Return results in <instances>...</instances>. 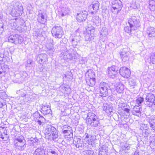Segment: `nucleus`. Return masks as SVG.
I'll use <instances>...</instances> for the list:
<instances>
[{"instance_id": "f257e3e1", "label": "nucleus", "mask_w": 155, "mask_h": 155, "mask_svg": "<svg viewBox=\"0 0 155 155\" xmlns=\"http://www.w3.org/2000/svg\"><path fill=\"white\" fill-rule=\"evenodd\" d=\"M12 6V12L15 16H18L22 15L23 12V8L20 2H13Z\"/></svg>"}, {"instance_id": "f03ea898", "label": "nucleus", "mask_w": 155, "mask_h": 155, "mask_svg": "<svg viewBox=\"0 0 155 155\" xmlns=\"http://www.w3.org/2000/svg\"><path fill=\"white\" fill-rule=\"evenodd\" d=\"M95 31V28L90 25L88 24L86 31L84 33L86 41H90L93 40L94 38V33Z\"/></svg>"}, {"instance_id": "7ed1b4c3", "label": "nucleus", "mask_w": 155, "mask_h": 155, "mask_svg": "<svg viewBox=\"0 0 155 155\" xmlns=\"http://www.w3.org/2000/svg\"><path fill=\"white\" fill-rule=\"evenodd\" d=\"M111 11L114 14H117L122 7V2L120 0H114L112 2Z\"/></svg>"}, {"instance_id": "20e7f679", "label": "nucleus", "mask_w": 155, "mask_h": 155, "mask_svg": "<svg viewBox=\"0 0 155 155\" xmlns=\"http://www.w3.org/2000/svg\"><path fill=\"white\" fill-rule=\"evenodd\" d=\"M51 33L53 37L55 38H61L64 35V31L60 26L55 25L52 28Z\"/></svg>"}, {"instance_id": "39448f33", "label": "nucleus", "mask_w": 155, "mask_h": 155, "mask_svg": "<svg viewBox=\"0 0 155 155\" xmlns=\"http://www.w3.org/2000/svg\"><path fill=\"white\" fill-rule=\"evenodd\" d=\"M128 23L130 27L134 30H137L140 26L139 20L134 16L131 17L128 19Z\"/></svg>"}, {"instance_id": "423d86ee", "label": "nucleus", "mask_w": 155, "mask_h": 155, "mask_svg": "<svg viewBox=\"0 0 155 155\" xmlns=\"http://www.w3.org/2000/svg\"><path fill=\"white\" fill-rule=\"evenodd\" d=\"M145 104L149 107H154L155 105V96L152 93L148 94L146 97Z\"/></svg>"}, {"instance_id": "0eeeda50", "label": "nucleus", "mask_w": 155, "mask_h": 155, "mask_svg": "<svg viewBox=\"0 0 155 155\" xmlns=\"http://www.w3.org/2000/svg\"><path fill=\"white\" fill-rule=\"evenodd\" d=\"M109 87L108 84L105 82L101 83L100 85V93L101 97H106L108 95V89Z\"/></svg>"}, {"instance_id": "6e6552de", "label": "nucleus", "mask_w": 155, "mask_h": 155, "mask_svg": "<svg viewBox=\"0 0 155 155\" xmlns=\"http://www.w3.org/2000/svg\"><path fill=\"white\" fill-rule=\"evenodd\" d=\"M23 40L22 38L18 35H11L8 38V42L16 44H21Z\"/></svg>"}, {"instance_id": "1a4fd4ad", "label": "nucleus", "mask_w": 155, "mask_h": 155, "mask_svg": "<svg viewBox=\"0 0 155 155\" xmlns=\"http://www.w3.org/2000/svg\"><path fill=\"white\" fill-rule=\"evenodd\" d=\"M99 3L97 1L92 2L89 7V12L92 14L97 11L99 9Z\"/></svg>"}, {"instance_id": "9d476101", "label": "nucleus", "mask_w": 155, "mask_h": 155, "mask_svg": "<svg viewBox=\"0 0 155 155\" xmlns=\"http://www.w3.org/2000/svg\"><path fill=\"white\" fill-rule=\"evenodd\" d=\"M120 74L122 76L125 78H128L130 75V71L127 68L122 67L119 70Z\"/></svg>"}, {"instance_id": "9b49d317", "label": "nucleus", "mask_w": 155, "mask_h": 155, "mask_svg": "<svg viewBox=\"0 0 155 155\" xmlns=\"http://www.w3.org/2000/svg\"><path fill=\"white\" fill-rule=\"evenodd\" d=\"M88 15V12L85 10L77 14V20L79 22L85 21L87 18Z\"/></svg>"}, {"instance_id": "f8f14e48", "label": "nucleus", "mask_w": 155, "mask_h": 155, "mask_svg": "<svg viewBox=\"0 0 155 155\" xmlns=\"http://www.w3.org/2000/svg\"><path fill=\"white\" fill-rule=\"evenodd\" d=\"M0 138L2 140L7 141L9 138V136L7 133V130L5 127H0Z\"/></svg>"}, {"instance_id": "ddd939ff", "label": "nucleus", "mask_w": 155, "mask_h": 155, "mask_svg": "<svg viewBox=\"0 0 155 155\" xmlns=\"http://www.w3.org/2000/svg\"><path fill=\"white\" fill-rule=\"evenodd\" d=\"M56 129V128L51 125H48L45 131V138L46 139L49 138V137L51 135Z\"/></svg>"}, {"instance_id": "4468645a", "label": "nucleus", "mask_w": 155, "mask_h": 155, "mask_svg": "<svg viewBox=\"0 0 155 155\" xmlns=\"http://www.w3.org/2000/svg\"><path fill=\"white\" fill-rule=\"evenodd\" d=\"M46 15L45 13L38 12L37 16V21L41 24H44L47 21Z\"/></svg>"}, {"instance_id": "2eb2a0df", "label": "nucleus", "mask_w": 155, "mask_h": 155, "mask_svg": "<svg viewBox=\"0 0 155 155\" xmlns=\"http://www.w3.org/2000/svg\"><path fill=\"white\" fill-rule=\"evenodd\" d=\"M98 117L94 113L89 112L87 114V117L85 119L86 123L87 124Z\"/></svg>"}, {"instance_id": "dca6fc26", "label": "nucleus", "mask_w": 155, "mask_h": 155, "mask_svg": "<svg viewBox=\"0 0 155 155\" xmlns=\"http://www.w3.org/2000/svg\"><path fill=\"white\" fill-rule=\"evenodd\" d=\"M117 67L115 66H112L108 68V74L110 77L114 78L115 77L117 73Z\"/></svg>"}, {"instance_id": "f3484780", "label": "nucleus", "mask_w": 155, "mask_h": 155, "mask_svg": "<svg viewBox=\"0 0 155 155\" xmlns=\"http://www.w3.org/2000/svg\"><path fill=\"white\" fill-rule=\"evenodd\" d=\"M120 56L122 61L124 62L128 61L129 59V53L124 49L120 53Z\"/></svg>"}, {"instance_id": "a211bd4d", "label": "nucleus", "mask_w": 155, "mask_h": 155, "mask_svg": "<svg viewBox=\"0 0 155 155\" xmlns=\"http://www.w3.org/2000/svg\"><path fill=\"white\" fill-rule=\"evenodd\" d=\"M41 112L44 115L50 114L51 113L50 107L46 104H43L41 108Z\"/></svg>"}, {"instance_id": "6ab92c4d", "label": "nucleus", "mask_w": 155, "mask_h": 155, "mask_svg": "<svg viewBox=\"0 0 155 155\" xmlns=\"http://www.w3.org/2000/svg\"><path fill=\"white\" fill-rule=\"evenodd\" d=\"M47 60V56L45 54H41L38 55L37 61L41 64H43Z\"/></svg>"}, {"instance_id": "aec40b11", "label": "nucleus", "mask_w": 155, "mask_h": 155, "mask_svg": "<svg viewBox=\"0 0 155 155\" xmlns=\"http://www.w3.org/2000/svg\"><path fill=\"white\" fill-rule=\"evenodd\" d=\"M141 106L136 105L134 108V110L133 114L134 115H135L140 117L141 116Z\"/></svg>"}, {"instance_id": "412c9836", "label": "nucleus", "mask_w": 155, "mask_h": 155, "mask_svg": "<svg viewBox=\"0 0 155 155\" xmlns=\"http://www.w3.org/2000/svg\"><path fill=\"white\" fill-rule=\"evenodd\" d=\"M147 34L148 35L150 38H155V28L153 27H149L148 28Z\"/></svg>"}, {"instance_id": "4be33fe9", "label": "nucleus", "mask_w": 155, "mask_h": 155, "mask_svg": "<svg viewBox=\"0 0 155 155\" xmlns=\"http://www.w3.org/2000/svg\"><path fill=\"white\" fill-rule=\"evenodd\" d=\"M147 120L149 123L150 127L153 130H155V118L153 116H151L148 117Z\"/></svg>"}, {"instance_id": "5701e85b", "label": "nucleus", "mask_w": 155, "mask_h": 155, "mask_svg": "<svg viewBox=\"0 0 155 155\" xmlns=\"http://www.w3.org/2000/svg\"><path fill=\"white\" fill-rule=\"evenodd\" d=\"M87 125L90 126L93 128L98 127L100 125V119L99 117L87 124Z\"/></svg>"}, {"instance_id": "b1692460", "label": "nucleus", "mask_w": 155, "mask_h": 155, "mask_svg": "<svg viewBox=\"0 0 155 155\" xmlns=\"http://www.w3.org/2000/svg\"><path fill=\"white\" fill-rule=\"evenodd\" d=\"M107 34V29L105 28H103L100 32V39L103 41H104Z\"/></svg>"}, {"instance_id": "393cba45", "label": "nucleus", "mask_w": 155, "mask_h": 155, "mask_svg": "<svg viewBox=\"0 0 155 155\" xmlns=\"http://www.w3.org/2000/svg\"><path fill=\"white\" fill-rule=\"evenodd\" d=\"M25 142H16L15 145L17 149L22 150H24L25 147Z\"/></svg>"}, {"instance_id": "a878e982", "label": "nucleus", "mask_w": 155, "mask_h": 155, "mask_svg": "<svg viewBox=\"0 0 155 155\" xmlns=\"http://www.w3.org/2000/svg\"><path fill=\"white\" fill-rule=\"evenodd\" d=\"M103 109L108 114L110 113L111 112H113V107L111 104H106L104 106Z\"/></svg>"}, {"instance_id": "bb28decb", "label": "nucleus", "mask_w": 155, "mask_h": 155, "mask_svg": "<svg viewBox=\"0 0 155 155\" xmlns=\"http://www.w3.org/2000/svg\"><path fill=\"white\" fill-rule=\"evenodd\" d=\"M79 39L80 38L79 36H76L71 37V42L74 47H75L78 45V42L79 41Z\"/></svg>"}, {"instance_id": "cd10ccee", "label": "nucleus", "mask_w": 155, "mask_h": 155, "mask_svg": "<svg viewBox=\"0 0 155 155\" xmlns=\"http://www.w3.org/2000/svg\"><path fill=\"white\" fill-rule=\"evenodd\" d=\"M61 54L64 56V58L65 59H71L72 56L71 54L67 49H65L61 53Z\"/></svg>"}, {"instance_id": "c85d7f7f", "label": "nucleus", "mask_w": 155, "mask_h": 155, "mask_svg": "<svg viewBox=\"0 0 155 155\" xmlns=\"http://www.w3.org/2000/svg\"><path fill=\"white\" fill-rule=\"evenodd\" d=\"M33 155H45V151L43 148L40 147L36 149Z\"/></svg>"}, {"instance_id": "c756f323", "label": "nucleus", "mask_w": 155, "mask_h": 155, "mask_svg": "<svg viewBox=\"0 0 155 155\" xmlns=\"http://www.w3.org/2000/svg\"><path fill=\"white\" fill-rule=\"evenodd\" d=\"M82 142L80 138L77 137L74 138L73 143L77 147L79 148L81 146Z\"/></svg>"}, {"instance_id": "7c9ffc66", "label": "nucleus", "mask_w": 155, "mask_h": 155, "mask_svg": "<svg viewBox=\"0 0 155 155\" xmlns=\"http://www.w3.org/2000/svg\"><path fill=\"white\" fill-rule=\"evenodd\" d=\"M58 137V131L56 129L53 132L52 134L49 137V138H46L49 140H54L57 139Z\"/></svg>"}, {"instance_id": "2f4dec72", "label": "nucleus", "mask_w": 155, "mask_h": 155, "mask_svg": "<svg viewBox=\"0 0 155 155\" xmlns=\"http://www.w3.org/2000/svg\"><path fill=\"white\" fill-rule=\"evenodd\" d=\"M149 9L152 11H155V0H149Z\"/></svg>"}, {"instance_id": "473e14b6", "label": "nucleus", "mask_w": 155, "mask_h": 155, "mask_svg": "<svg viewBox=\"0 0 155 155\" xmlns=\"http://www.w3.org/2000/svg\"><path fill=\"white\" fill-rule=\"evenodd\" d=\"M86 84L89 86L93 87L95 85V79L86 78Z\"/></svg>"}, {"instance_id": "72a5a7b5", "label": "nucleus", "mask_w": 155, "mask_h": 155, "mask_svg": "<svg viewBox=\"0 0 155 155\" xmlns=\"http://www.w3.org/2000/svg\"><path fill=\"white\" fill-rule=\"evenodd\" d=\"M86 74H87L88 76V77H87V78L95 79L94 72L92 70H88L87 72H86Z\"/></svg>"}, {"instance_id": "f704fd0d", "label": "nucleus", "mask_w": 155, "mask_h": 155, "mask_svg": "<svg viewBox=\"0 0 155 155\" xmlns=\"http://www.w3.org/2000/svg\"><path fill=\"white\" fill-rule=\"evenodd\" d=\"M92 20L93 22L94 23L95 25L97 26H99L101 22V19L98 16H95L92 18Z\"/></svg>"}, {"instance_id": "c9c22d12", "label": "nucleus", "mask_w": 155, "mask_h": 155, "mask_svg": "<svg viewBox=\"0 0 155 155\" xmlns=\"http://www.w3.org/2000/svg\"><path fill=\"white\" fill-rule=\"evenodd\" d=\"M33 117L35 120L39 119H44L43 117L41 116L38 112H36L33 114Z\"/></svg>"}, {"instance_id": "e433bc0d", "label": "nucleus", "mask_w": 155, "mask_h": 155, "mask_svg": "<svg viewBox=\"0 0 155 155\" xmlns=\"http://www.w3.org/2000/svg\"><path fill=\"white\" fill-rule=\"evenodd\" d=\"M124 86L123 84H119L116 88L117 91L119 93H122L124 91Z\"/></svg>"}, {"instance_id": "4c0bfd02", "label": "nucleus", "mask_w": 155, "mask_h": 155, "mask_svg": "<svg viewBox=\"0 0 155 155\" xmlns=\"http://www.w3.org/2000/svg\"><path fill=\"white\" fill-rule=\"evenodd\" d=\"M73 130H65L63 131V133L65 134V136L68 137L69 138L73 137Z\"/></svg>"}, {"instance_id": "58836bf2", "label": "nucleus", "mask_w": 155, "mask_h": 155, "mask_svg": "<svg viewBox=\"0 0 155 155\" xmlns=\"http://www.w3.org/2000/svg\"><path fill=\"white\" fill-rule=\"evenodd\" d=\"M124 30L126 32L129 34L130 35V34L133 33V32L134 31L136 30L134 29L130 26L129 27L128 26L125 27L124 28Z\"/></svg>"}, {"instance_id": "ea45409f", "label": "nucleus", "mask_w": 155, "mask_h": 155, "mask_svg": "<svg viewBox=\"0 0 155 155\" xmlns=\"http://www.w3.org/2000/svg\"><path fill=\"white\" fill-rule=\"evenodd\" d=\"M98 155H107L108 152L106 150L103 148H101L99 149Z\"/></svg>"}, {"instance_id": "a19ab883", "label": "nucleus", "mask_w": 155, "mask_h": 155, "mask_svg": "<svg viewBox=\"0 0 155 155\" xmlns=\"http://www.w3.org/2000/svg\"><path fill=\"white\" fill-rule=\"evenodd\" d=\"M67 10H68V9L63 8L61 10V12L59 13V16L62 17L66 15L68 13V12H67Z\"/></svg>"}, {"instance_id": "79ce46f5", "label": "nucleus", "mask_w": 155, "mask_h": 155, "mask_svg": "<svg viewBox=\"0 0 155 155\" xmlns=\"http://www.w3.org/2000/svg\"><path fill=\"white\" fill-rule=\"evenodd\" d=\"M150 62L153 64H155V52L152 53L150 57Z\"/></svg>"}, {"instance_id": "37998d69", "label": "nucleus", "mask_w": 155, "mask_h": 155, "mask_svg": "<svg viewBox=\"0 0 155 155\" xmlns=\"http://www.w3.org/2000/svg\"><path fill=\"white\" fill-rule=\"evenodd\" d=\"M124 106L122 109L123 111H124V113L125 114V112L127 114H129L130 109V107L127 104H124Z\"/></svg>"}, {"instance_id": "c03bdc74", "label": "nucleus", "mask_w": 155, "mask_h": 155, "mask_svg": "<svg viewBox=\"0 0 155 155\" xmlns=\"http://www.w3.org/2000/svg\"><path fill=\"white\" fill-rule=\"evenodd\" d=\"M21 97H25V98L24 99H23L24 101L25 102H28L29 101H30L31 98L30 97V96L29 95L26 94H21Z\"/></svg>"}, {"instance_id": "a18cd8bd", "label": "nucleus", "mask_w": 155, "mask_h": 155, "mask_svg": "<svg viewBox=\"0 0 155 155\" xmlns=\"http://www.w3.org/2000/svg\"><path fill=\"white\" fill-rule=\"evenodd\" d=\"M143 101L144 99L143 97H139L136 100V102L137 105L141 106V104Z\"/></svg>"}, {"instance_id": "49530a36", "label": "nucleus", "mask_w": 155, "mask_h": 155, "mask_svg": "<svg viewBox=\"0 0 155 155\" xmlns=\"http://www.w3.org/2000/svg\"><path fill=\"white\" fill-rule=\"evenodd\" d=\"M122 149L125 150H128L130 149V147L129 146V144L125 143L123 145H122L121 146Z\"/></svg>"}, {"instance_id": "de8ad7c7", "label": "nucleus", "mask_w": 155, "mask_h": 155, "mask_svg": "<svg viewBox=\"0 0 155 155\" xmlns=\"http://www.w3.org/2000/svg\"><path fill=\"white\" fill-rule=\"evenodd\" d=\"M15 141H17V142H25V140L24 139L23 137L22 136H20L18 137H17L16 138Z\"/></svg>"}, {"instance_id": "09e8293b", "label": "nucleus", "mask_w": 155, "mask_h": 155, "mask_svg": "<svg viewBox=\"0 0 155 155\" xmlns=\"http://www.w3.org/2000/svg\"><path fill=\"white\" fill-rule=\"evenodd\" d=\"M129 84L132 87V88H134V86L136 85V82L134 80H130L129 81Z\"/></svg>"}, {"instance_id": "8fccbe9b", "label": "nucleus", "mask_w": 155, "mask_h": 155, "mask_svg": "<svg viewBox=\"0 0 155 155\" xmlns=\"http://www.w3.org/2000/svg\"><path fill=\"white\" fill-rule=\"evenodd\" d=\"M5 72V69L3 64H0V74Z\"/></svg>"}, {"instance_id": "3c124183", "label": "nucleus", "mask_w": 155, "mask_h": 155, "mask_svg": "<svg viewBox=\"0 0 155 155\" xmlns=\"http://www.w3.org/2000/svg\"><path fill=\"white\" fill-rule=\"evenodd\" d=\"M87 62V59L85 58H80L79 62L81 64H84Z\"/></svg>"}, {"instance_id": "603ef678", "label": "nucleus", "mask_w": 155, "mask_h": 155, "mask_svg": "<svg viewBox=\"0 0 155 155\" xmlns=\"http://www.w3.org/2000/svg\"><path fill=\"white\" fill-rule=\"evenodd\" d=\"M72 130L71 128L67 125H64L63 126L62 131L63 130H66L67 131L70 130Z\"/></svg>"}, {"instance_id": "864d4df0", "label": "nucleus", "mask_w": 155, "mask_h": 155, "mask_svg": "<svg viewBox=\"0 0 155 155\" xmlns=\"http://www.w3.org/2000/svg\"><path fill=\"white\" fill-rule=\"evenodd\" d=\"M85 136L84 138V140H86L87 141L89 140V139L91 140V138L92 137L91 135H88L87 133H86L85 134Z\"/></svg>"}, {"instance_id": "5fc2aeb1", "label": "nucleus", "mask_w": 155, "mask_h": 155, "mask_svg": "<svg viewBox=\"0 0 155 155\" xmlns=\"http://www.w3.org/2000/svg\"><path fill=\"white\" fill-rule=\"evenodd\" d=\"M94 152L93 150H87L86 152V155H93Z\"/></svg>"}, {"instance_id": "6e6d98bb", "label": "nucleus", "mask_w": 155, "mask_h": 155, "mask_svg": "<svg viewBox=\"0 0 155 155\" xmlns=\"http://www.w3.org/2000/svg\"><path fill=\"white\" fill-rule=\"evenodd\" d=\"M33 62V61L32 59H29L27 61V64L26 65V66H28V64H31Z\"/></svg>"}, {"instance_id": "4d7b16f0", "label": "nucleus", "mask_w": 155, "mask_h": 155, "mask_svg": "<svg viewBox=\"0 0 155 155\" xmlns=\"http://www.w3.org/2000/svg\"><path fill=\"white\" fill-rule=\"evenodd\" d=\"M38 139L36 138H30V140L32 142V143H36L38 140Z\"/></svg>"}, {"instance_id": "13d9d810", "label": "nucleus", "mask_w": 155, "mask_h": 155, "mask_svg": "<svg viewBox=\"0 0 155 155\" xmlns=\"http://www.w3.org/2000/svg\"><path fill=\"white\" fill-rule=\"evenodd\" d=\"M53 52H54V51L53 50V49H49V50H48L47 51V53L48 54H53Z\"/></svg>"}, {"instance_id": "bf43d9fd", "label": "nucleus", "mask_w": 155, "mask_h": 155, "mask_svg": "<svg viewBox=\"0 0 155 155\" xmlns=\"http://www.w3.org/2000/svg\"><path fill=\"white\" fill-rule=\"evenodd\" d=\"M148 76V74H146L145 75L143 76V78L144 79L147 80L149 79Z\"/></svg>"}, {"instance_id": "052dcab7", "label": "nucleus", "mask_w": 155, "mask_h": 155, "mask_svg": "<svg viewBox=\"0 0 155 155\" xmlns=\"http://www.w3.org/2000/svg\"><path fill=\"white\" fill-rule=\"evenodd\" d=\"M0 29L1 31H3V24L2 23H0Z\"/></svg>"}, {"instance_id": "680f3d73", "label": "nucleus", "mask_w": 155, "mask_h": 155, "mask_svg": "<svg viewBox=\"0 0 155 155\" xmlns=\"http://www.w3.org/2000/svg\"><path fill=\"white\" fill-rule=\"evenodd\" d=\"M44 119L42 120H40L39 119L38 120H35L36 122H37L40 125H41L42 124V122H41V121H43Z\"/></svg>"}, {"instance_id": "e2e57ef3", "label": "nucleus", "mask_w": 155, "mask_h": 155, "mask_svg": "<svg viewBox=\"0 0 155 155\" xmlns=\"http://www.w3.org/2000/svg\"><path fill=\"white\" fill-rule=\"evenodd\" d=\"M49 154H57V153L55 151L52 150H51V151H49Z\"/></svg>"}, {"instance_id": "0e129e2a", "label": "nucleus", "mask_w": 155, "mask_h": 155, "mask_svg": "<svg viewBox=\"0 0 155 155\" xmlns=\"http://www.w3.org/2000/svg\"><path fill=\"white\" fill-rule=\"evenodd\" d=\"M140 153L138 151H136L134 153V155H139Z\"/></svg>"}, {"instance_id": "69168bd1", "label": "nucleus", "mask_w": 155, "mask_h": 155, "mask_svg": "<svg viewBox=\"0 0 155 155\" xmlns=\"http://www.w3.org/2000/svg\"><path fill=\"white\" fill-rule=\"evenodd\" d=\"M13 25L14 26H15V27L14 28H13L14 29H16V23H15V22L13 23Z\"/></svg>"}, {"instance_id": "338daca9", "label": "nucleus", "mask_w": 155, "mask_h": 155, "mask_svg": "<svg viewBox=\"0 0 155 155\" xmlns=\"http://www.w3.org/2000/svg\"><path fill=\"white\" fill-rule=\"evenodd\" d=\"M45 34V31H43L41 32V35H42V36H44V35Z\"/></svg>"}, {"instance_id": "774afa93", "label": "nucleus", "mask_w": 155, "mask_h": 155, "mask_svg": "<svg viewBox=\"0 0 155 155\" xmlns=\"http://www.w3.org/2000/svg\"><path fill=\"white\" fill-rule=\"evenodd\" d=\"M69 74L70 77H72L73 76V75L72 74V73L71 72H69Z\"/></svg>"}]
</instances>
